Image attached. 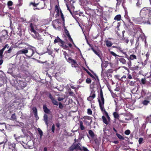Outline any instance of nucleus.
<instances>
[{"mask_svg": "<svg viewBox=\"0 0 151 151\" xmlns=\"http://www.w3.org/2000/svg\"><path fill=\"white\" fill-rule=\"evenodd\" d=\"M23 44H25L28 46L27 48L25 49H22L17 52V55H21L22 54H25L28 53V56L29 57L32 56L35 53V48L29 45L27 43H25L24 42H22Z\"/></svg>", "mask_w": 151, "mask_h": 151, "instance_id": "f257e3e1", "label": "nucleus"}, {"mask_svg": "<svg viewBox=\"0 0 151 151\" xmlns=\"http://www.w3.org/2000/svg\"><path fill=\"white\" fill-rule=\"evenodd\" d=\"M65 42L63 41L60 38H56L54 40V42L55 43L58 42V44L60 46L62 47L64 49H67L68 48V46L70 47H71L72 46V44L68 43L65 40Z\"/></svg>", "mask_w": 151, "mask_h": 151, "instance_id": "f03ea898", "label": "nucleus"}, {"mask_svg": "<svg viewBox=\"0 0 151 151\" xmlns=\"http://www.w3.org/2000/svg\"><path fill=\"white\" fill-rule=\"evenodd\" d=\"M98 99L101 109L102 111H105V109L104 107V99L102 90L100 91V95L99 96Z\"/></svg>", "mask_w": 151, "mask_h": 151, "instance_id": "7ed1b4c3", "label": "nucleus"}, {"mask_svg": "<svg viewBox=\"0 0 151 151\" xmlns=\"http://www.w3.org/2000/svg\"><path fill=\"white\" fill-rule=\"evenodd\" d=\"M45 25H42L41 26H34L32 23H30V30L31 32H33L34 33H36V31L35 29H36L37 30L42 31L44 30L45 29Z\"/></svg>", "mask_w": 151, "mask_h": 151, "instance_id": "20e7f679", "label": "nucleus"}, {"mask_svg": "<svg viewBox=\"0 0 151 151\" xmlns=\"http://www.w3.org/2000/svg\"><path fill=\"white\" fill-rule=\"evenodd\" d=\"M55 12L56 13V14H55V16L56 17H57L59 16L60 15H60L61 17L63 19V21L64 22V16L62 13V11L60 9L59 7L56 5L55 6Z\"/></svg>", "mask_w": 151, "mask_h": 151, "instance_id": "39448f33", "label": "nucleus"}, {"mask_svg": "<svg viewBox=\"0 0 151 151\" xmlns=\"http://www.w3.org/2000/svg\"><path fill=\"white\" fill-rule=\"evenodd\" d=\"M137 59L136 56L133 54L130 55L129 58H128L129 61L127 63L128 67H130L132 65V62L131 60H132Z\"/></svg>", "mask_w": 151, "mask_h": 151, "instance_id": "423d86ee", "label": "nucleus"}, {"mask_svg": "<svg viewBox=\"0 0 151 151\" xmlns=\"http://www.w3.org/2000/svg\"><path fill=\"white\" fill-rule=\"evenodd\" d=\"M68 62L71 63L72 66L73 67L77 68L78 66L76 61L71 58H68Z\"/></svg>", "mask_w": 151, "mask_h": 151, "instance_id": "0eeeda50", "label": "nucleus"}, {"mask_svg": "<svg viewBox=\"0 0 151 151\" xmlns=\"http://www.w3.org/2000/svg\"><path fill=\"white\" fill-rule=\"evenodd\" d=\"M60 22L58 19H56L52 21V24L53 27L56 29L60 27Z\"/></svg>", "mask_w": 151, "mask_h": 151, "instance_id": "6e6552de", "label": "nucleus"}, {"mask_svg": "<svg viewBox=\"0 0 151 151\" xmlns=\"http://www.w3.org/2000/svg\"><path fill=\"white\" fill-rule=\"evenodd\" d=\"M95 97L96 95L95 93V91H92L90 95L87 98V99L89 101H91Z\"/></svg>", "mask_w": 151, "mask_h": 151, "instance_id": "1a4fd4ad", "label": "nucleus"}, {"mask_svg": "<svg viewBox=\"0 0 151 151\" xmlns=\"http://www.w3.org/2000/svg\"><path fill=\"white\" fill-rule=\"evenodd\" d=\"M49 97L51 99L52 102L54 105L58 106V102L55 99V98L53 97L50 94L49 96Z\"/></svg>", "mask_w": 151, "mask_h": 151, "instance_id": "9d476101", "label": "nucleus"}, {"mask_svg": "<svg viewBox=\"0 0 151 151\" xmlns=\"http://www.w3.org/2000/svg\"><path fill=\"white\" fill-rule=\"evenodd\" d=\"M8 36L7 32L6 30H3L0 32V38L7 37Z\"/></svg>", "mask_w": 151, "mask_h": 151, "instance_id": "9b49d317", "label": "nucleus"}, {"mask_svg": "<svg viewBox=\"0 0 151 151\" xmlns=\"http://www.w3.org/2000/svg\"><path fill=\"white\" fill-rule=\"evenodd\" d=\"M15 139L17 141L20 142L21 140H22V139L24 137L23 135L19 136L17 134H16L14 135Z\"/></svg>", "mask_w": 151, "mask_h": 151, "instance_id": "f8f14e48", "label": "nucleus"}, {"mask_svg": "<svg viewBox=\"0 0 151 151\" xmlns=\"http://www.w3.org/2000/svg\"><path fill=\"white\" fill-rule=\"evenodd\" d=\"M74 146H75L76 149L77 150V151L78 150H81V147L80 146H81V145L80 143L77 144L75 143H74L73 144Z\"/></svg>", "mask_w": 151, "mask_h": 151, "instance_id": "ddd939ff", "label": "nucleus"}, {"mask_svg": "<svg viewBox=\"0 0 151 151\" xmlns=\"http://www.w3.org/2000/svg\"><path fill=\"white\" fill-rule=\"evenodd\" d=\"M119 61L123 64L126 65L127 64V62L126 60L123 58H119Z\"/></svg>", "mask_w": 151, "mask_h": 151, "instance_id": "4468645a", "label": "nucleus"}, {"mask_svg": "<svg viewBox=\"0 0 151 151\" xmlns=\"http://www.w3.org/2000/svg\"><path fill=\"white\" fill-rule=\"evenodd\" d=\"M6 127V125L5 123H0V130L2 131L4 130V129Z\"/></svg>", "mask_w": 151, "mask_h": 151, "instance_id": "2eb2a0df", "label": "nucleus"}, {"mask_svg": "<svg viewBox=\"0 0 151 151\" xmlns=\"http://www.w3.org/2000/svg\"><path fill=\"white\" fill-rule=\"evenodd\" d=\"M150 101H149L145 99L142 101V103L144 105L147 106L150 103Z\"/></svg>", "mask_w": 151, "mask_h": 151, "instance_id": "dca6fc26", "label": "nucleus"}, {"mask_svg": "<svg viewBox=\"0 0 151 151\" xmlns=\"http://www.w3.org/2000/svg\"><path fill=\"white\" fill-rule=\"evenodd\" d=\"M65 36L66 37L68 38H71V36L69 33L67 29H65Z\"/></svg>", "mask_w": 151, "mask_h": 151, "instance_id": "f3484780", "label": "nucleus"}, {"mask_svg": "<svg viewBox=\"0 0 151 151\" xmlns=\"http://www.w3.org/2000/svg\"><path fill=\"white\" fill-rule=\"evenodd\" d=\"M47 119L48 116L46 114H45L44 116V120L47 126L48 124Z\"/></svg>", "mask_w": 151, "mask_h": 151, "instance_id": "a211bd4d", "label": "nucleus"}, {"mask_svg": "<svg viewBox=\"0 0 151 151\" xmlns=\"http://www.w3.org/2000/svg\"><path fill=\"white\" fill-rule=\"evenodd\" d=\"M8 145L9 146V148L10 149H12V148L13 149L15 147V145L14 143L9 142Z\"/></svg>", "mask_w": 151, "mask_h": 151, "instance_id": "6ab92c4d", "label": "nucleus"}, {"mask_svg": "<svg viewBox=\"0 0 151 151\" xmlns=\"http://www.w3.org/2000/svg\"><path fill=\"white\" fill-rule=\"evenodd\" d=\"M103 122L106 124L107 125L109 124V121L106 119V117L104 116H102Z\"/></svg>", "mask_w": 151, "mask_h": 151, "instance_id": "aec40b11", "label": "nucleus"}, {"mask_svg": "<svg viewBox=\"0 0 151 151\" xmlns=\"http://www.w3.org/2000/svg\"><path fill=\"white\" fill-rule=\"evenodd\" d=\"M69 151H77L73 144L69 148Z\"/></svg>", "mask_w": 151, "mask_h": 151, "instance_id": "412c9836", "label": "nucleus"}, {"mask_svg": "<svg viewBox=\"0 0 151 151\" xmlns=\"http://www.w3.org/2000/svg\"><path fill=\"white\" fill-rule=\"evenodd\" d=\"M43 110L44 112L46 113H49L50 112V110L47 108V106L44 105L43 106Z\"/></svg>", "mask_w": 151, "mask_h": 151, "instance_id": "4be33fe9", "label": "nucleus"}, {"mask_svg": "<svg viewBox=\"0 0 151 151\" xmlns=\"http://www.w3.org/2000/svg\"><path fill=\"white\" fill-rule=\"evenodd\" d=\"M113 115L114 116V117L115 119H118L119 117V115L118 114V113L116 112H114L113 113Z\"/></svg>", "mask_w": 151, "mask_h": 151, "instance_id": "5701e85b", "label": "nucleus"}, {"mask_svg": "<svg viewBox=\"0 0 151 151\" xmlns=\"http://www.w3.org/2000/svg\"><path fill=\"white\" fill-rule=\"evenodd\" d=\"M88 133L92 138H94V133L91 130H90L89 131Z\"/></svg>", "mask_w": 151, "mask_h": 151, "instance_id": "b1692460", "label": "nucleus"}, {"mask_svg": "<svg viewBox=\"0 0 151 151\" xmlns=\"http://www.w3.org/2000/svg\"><path fill=\"white\" fill-rule=\"evenodd\" d=\"M86 120H88L89 121V122H88V124H90L92 122V120L91 118L89 116H87L86 117Z\"/></svg>", "mask_w": 151, "mask_h": 151, "instance_id": "393cba45", "label": "nucleus"}, {"mask_svg": "<svg viewBox=\"0 0 151 151\" xmlns=\"http://www.w3.org/2000/svg\"><path fill=\"white\" fill-rule=\"evenodd\" d=\"M80 127L81 129L82 130H84L85 129V128L83 125V123L81 121L80 122Z\"/></svg>", "mask_w": 151, "mask_h": 151, "instance_id": "a878e982", "label": "nucleus"}, {"mask_svg": "<svg viewBox=\"0 0 151 151\" xmlns=\"http://www.w3.org/2000/svg\"><path fill=\"white\" fill-rule=\"evenodd\" d=\"M121 19V16L120 15H118L116 16L115 17L114 19L116 20L117 21H119Z\"/></svg>", "mask_w": 151, "mask_h": 151, "instance_id": "bb28decb", "label": "nucleus"}, {"mask_svg": "<svg viewBox=\"0 0 151 151\" xmlns=\"http://www.w3.org/2000/svg\"><path fill=\"white\" fill-rule=\"evenodd\" d=\"M106 46L108 47H110L112 45V44L111 42L109 41H106Z\"/></svg>", "mask_w": 151, "mask_h": 151, "instance_id": "cd10ccee", "label": "nucleus"}, {"mask_svg": "<svg viewBox=\"0 0 151 151\" xmlns=\"http://www.w3.org/2000/svg\"><path fill=\"white\" fill-rule=\"evenodd\" d=\"M146 79L145 78H142L141 80V83H140L141 84H146Z\"/></svg>", "mask_w": 151, "mask_h": 151, "instance_id": "c85d7f7f", "label": "nucleus"}, {"mask_svg": "<svg viewBox=\"0 0 151 151\" xmlns=\"http://www.w3.org/2000/svg\"><path fill=\"white\" fill-rule=\"evenodd\" d=\"M32 110L34 113V114L37 113V109L35 107H33L32 108Z\"/></svg>", "mask_w": 151, "mask_h": 151, "instance_id": "c756f323", "label": "nucleus"}, {"mask_svg": "<svg viewBox=\"0 0 151 151\" xmlns=\"http://www.w3.org/2000/svg\"><path fill=\"white\" fill-rule=\"evenodd\" d=\"M38 130L40 136V138L41 139L42 138V136L43 135V132L40 129V128L38 129Z\"/></svg>", "mask_w": 151, "mask_h": 151, "instance_id": "7c9ffc66", "label": "nucleus"}, {"mask_svg": "<svg viewBox=\"0 0 151 151\" xmlns=\"http://www.w3.org/2000/svg\"><path fill=\"white\" fill-rule=\"evenodd\" d=\"M16 119L15 114H12L11 116V119L12 120H15Z\"/></svg>", "mask_w": 151, "mask_h": 151, "instance_id": "2f4dec72", "label": "nucleus"}, {"mask_svg": "<svg viewBox=\"0 0 151 151\" xmlns=\"http://www.w3.org/2000/svg\"><path fill=\"white\" fill-rule=\"evenodd\" d=\"M116 134L117 136L119 139H124V138H123V136H122L121 135L119 134Z\"/></svg>", "mask_w": 151, "mask_h": 151, "instance_id": "473e14b6", "label": "nucleus"}, {"mask_svg": "<svg viewBox=\"0 0 151 151\" xmlns=\"http://www.w3.org/2000/svg\"><path fill=\"white\" fill-rule=\"evenodd\" d=\"M142 4V2L140 1H138L136 3V6L138 7H140L141 4Z\"/></svg>", "mask_w": 151, "mask_h": 151, "instance_id": "72a5a7b5", "label": "nucleus"}, {"mask_svg": "<svg viewBox=\"0 0 151 151\" xmlns=\"http://www.w3.org/2000/svg\"><path fill=\"white\" fill-rule=\"evenodd\" d=\"M81 151H89L88 150L86 147H83L81 148Z\"/></svg>", "mask_w": 151, "mask_h": 151, "instance_id": "f704fd0d", "label": "nucleus"}, {"mask_svg": "<svg viewBox=\"0 0 151 151\" xmlns=\"http://www.w3.org/2000/svg\"><path fill=\"white\" fill-rule=\"evenodd\" d=\"M104 111L105 113V115L107 117L108 119V121H109L110 120V118L109 117L108 114V113L105 110V111Z\"/></svg>", "mask_w": 151, "mask_h": 151, "instance_id": "c9c22d12", "label": "nucleus"}, {"mask_svg": "<svg viewBox=\"0 0 151 151\" xmlns=\"http://www.w3.org/2000/svg\"><path fill=\"white\" fill-rule=\"evenodd\" d=\"M146 92L145 91V90H144L142 89L141 91V95L142 96H144L145 94H146Z\"/></svg>", "mask_w": 151, "mask_h": 151, "instance_id": "e433bc0d", "label": "nucleus"}, {"mask_svg": "<svg viewBox=\"0 0 151 151\" xmlns=\"http://www.w3.org/2000/svg\"><path fill=\"white\" fill-rule=\"evenodd\" d=\"M64 55H65V58L67 60V61L68 62V56L67 54L66 53L64 52Z\"/></svg>", "mask_w": 151, "mask_h": 151, "instance_id": "4c0bfd02", "label": "nucleus"}, {"mask_svg": "<svg viewBox=\"0 0 151 151\" xmlns=\"http://www.w3.org/2000/svg\"><path fill=\"white\" fill-rule=\"evenodd\" d=\"M91 79L89 78H87L86 80V82L88 83H91Z\"/></svg>", "mask_w": 151, "mask_h": 151, "instance_id": "58836bf2", "label": "nucleus"}, {"mask_svg": "<svg viewBox=\"0 0 151 151\" xmlns=\"http://www.w3.org/2000/svg\"><path fill=\"white\" fill-rule=\"evenodd\" d=\"M126 75H124L122 77H121V79H119V80L122 81H124V80H123V79H126Z\"/></svg>", "mask_w": 151, "mask_h": 151, "instance_id": "ea45409f", "label": "nucleus"}, {"mask_svg": "<svg viewBox=\"0 0 151 151\" xmlns=\"http://www.w3.org/2000/svg\"><path fill=\"white\" fill-rule=\"evenodd\" d=\"M13 4V2L11 1H9L7 3L8 6H12Z\"/></svg>", "mask_w": 151, "mask_h": 151, "instance_id": "a19ab883", "label": "nucleus"}, {"mask_svg": "<svg viewBox=\"0 0 151 151\" xmlns=\"http://www.w3.org/2000/svg\"><path fill=\"white\" fill-rule=\"evenodd\" d=\"M130 131L129 130H127L125 132V134L127 135H128L130 133Z\"/></svg>", "mask_w": 151, "mask_h": 151, "instance_id": "79ce46f5", "label": "nucleus"}, {"mask_svg": "<svg viewBox=\"0 0 151 151\" xmlns=\"http://www.w3.org/2000/svg\"><path fill=\"white\" fill-rule=\"evenodd\" d=\"M88 114L91 115L92 114V111L90 109H88L87 111Z\"/></svg>", "mask_w": 151, "mask_h": 151, "instance_id": "37998d69", "label": "nucleus"}, {"mask_svg": "<svg viewBox=\"0 0 151 151\" xmlns=\"http://www.w3.org/2000/svg\"><path fill=\"white\" fill-rule=\"evenodd\" d=\"M143 140V139L142 138H140L139 139V144H140L142 143V141Z\"/></svg>", "mask_w": 151, "mask_h": 151, "instance_id": "c03bdc74", "label": "nucleus"}, {"mask_svg": "<svg viewBox=\"0 0 151 151\" xmlns=\"http://www.w3.org/2000/svg\"><path fill=\"white\" fill-rule=\"evenodd\" d=\"M118 49H119V50L121 52H122V53H123V54H124L125 55H127V54H126V52H123V50H122V48L121 47H119V48H118Z\"/></svg>", "mask_w": 151, "mask_h": 151, "instance_id": "a18cd8bd", "label": "nucleus"}, {"mask_svg": "<svg viewBox=\"0 0 151 151\" xmlns=\"http://www.w3.org/2000/svg\"><path fill=\"white\" fill-rule=\"evenodd\" d=\"M59 105V107L61 109H62L63 107V106L62 105V104L61 102H59V103L58 104Z\"/></svg>", "mask_w": 151, "mask_h": 151, "instance_id": "49530a36", "label": "nucleus"}, {"mask_svg": "<svg viewBox=\"0 0 151 151\" xmlns=\"http://www.w3.org/2000/svg\"><path fill=\"white\" fill-rule=\"evenodd\" d=\"M12 47H10L9 49L6 51L7 53H10L11 52L12 50Z\"/></svg>", "mask_w": 151, "mask_h": 151, "instance_id": "de8ad7c7", "label": "nucleus"}, {"mask_svg": "<svg viewBox=\"0 0 151 151\" xmlns=\"http://www.w3.org/2000/svg\"><path fill=\"white\" fill-rule=\"evenodd\" d=\"M64 98L63 97H58V101H63L64 99Z\"/></svg>", "mask_w": 151, "mask_h": 151, "instance_id": "09e8293b", "label": "nucleus"}, {"mask_svg": "<svg viewBox=\"0 0 151 151\" xmlns=\"http://www.w3.org/2000/svg\"><path fill=\"white\" fill-rule=\"evenodd\" d=\"M145 37V35L143 33H141V35H140V36L139 37V38H144Z\"/></svg>", "mask_w": 151, "mask_h": 151, "instance_id": "8fccbe9b", "label": "nucleus"}, {"mask_svg": "<svg viewBox=\"0 0 151 151\" xmlns=\"http://www.w3.org/2000/svg\"><path fill=\"white\" fill-rule=\"evenodd\" d=\"M38 4H35V3H32V2H31L30 3V5H33L34 7H35Z\"/></svg>", "mask_w": 151, "mask_h": 151, "instance_id": "3c124183", "label": "nucleus"}, {"mask_svg": "<svg viewBox=\"0 0 151 151\" xmlns=\"http://www.w3.org/2000/svg\"><path fill=\"white\" fill-rule=\"evenodd\" d=\"M55 126L54 125H53L52 128V132H54L55 131Z\"/></svg>", "mask_w": 151, "mask_h": 151, "instance_id": "603ef678", "label": "nucleus"}, {"mask_svg": "<svg viewBox=\"0 0 151 151\" xmlns=\"http://www.w3.org/2000/svg\"><path fill=\"white\" fill-rule=\"evenodd\" d=\"M80 140H81V139H80V138H78V139H74V141H75L74 143H76V142H79L80 141Z\"/></svg>", "mask_w": 151, "mask_h": 151, "instance_id": "864d4df0", "label": "nucleus"}, {"mask_svg": "<svg viewBox=\"0 0 151 151\" xmlns=\"http://www.w3.org/2000/svg\"><path fill=\"white\" fill-rule=\"evenodd\" d=\"M150 53L149 52H147V53L146 54V56L147 57V59L149 57V55H150Z\"/></svg>", "mask_w": 151, "mask_h": 151, "instance_id": "5fc2aeb1", "label": "nucleus"}, {"mask_svg": "<svg viewBox=\"0 0 151 151\" xmlns=\"http://www.w3.org/2000/svg\"><path fill=\"white\" fill-rule=\"evenodd\" d=\"M34 116L35 118H36V119H38L39 118V117L38 116L37 113L34 114Z\"/></svg>", "mask_w": 151, "mask_h": 151, "instance_id": "6e6d98bb", "label": "nucleus"}, {"mask_svg": "<svg viewBox=\"0 0 151 151\" xmlns=\"http://www.w3.org/2000/svg\"><path fill=\"white\" fill-rule=\"evenodd\" d=\"M111 54L113 55L115 57H116L117 56V55L114 52H111Z\"/></svg>", "mask_w": 151, "mask_h": 151, "instance_id": "4d7b16f0", "label": "nucleus"}, {"mask_svg": "<svg viewBox=\"0 0 151 151\" xmlns=\"http://www.w3.org/2000/svg\"><path fill=\"white\" fill-rule=\"evenodd\" d=\"M3 51L1 50H0V55L1 56H2L3 53Z\"/></svg>", "mask_w": 151, "mask_h": 151, "instance_id": "13d9d810", "label": "nucleus"}, {"mask_svg": "<svg viewBox=\"0 0 151 151\" xmlns=\"http://www.w3.org/2000/svg\"><path fill=\"white\" fill-rule=\"evenodd\" d=\"M120 23L119 22H118L117 23V25L116 26V27L117 28V29L119 28V27L120 26Z\"/></svg>", "mask_w": 151, "mask_h": 151, "instance_id": "bf43d9fd", "label": "nucleus"}, {"mask_svg": "<svg viewBox=\"0 0 151 151\" xmlns=\"http://www.w3.org/2000/svg\"><path fill=\"white\" fill-rule=\"evenodd\" d=\"M128 78H129V79H131L132 78V76L130 74H129L128 76Z\"/></svg>", "mask_w": 151, "mask_h": 151, "instance_id": "052dcab7", "label": "nucleus"}, {"mask_svg": "<svg viewBox=\"0 0 151 151\" xmlns=\"http://www.w3.org/2000/svg\"><path fill=\"white\" fill-rule=\"evenodd\" d=\"M21 83H24L23 86H22V85H21L23 87L25 86L26 85V84L25 83H24V82H21Z\"/></svg>", "mask_w": 151, "mask_h": 151, "instance_id": "680f3d73", "label": "nucleus"}, {"mask_svg": "<svg viewBox=\"0 0 151 151\" xmlns=\"http://www.w3.org/2000/svg\"><path fill=\"white\" fill-rule=\"evenodd\" d=\"M50 15H51V16H53L54 15V13H52V11H50Z\"/></svg>", "mask_w": 151, "mask_h": 151, "instance_id": "e2e57ef3", "label": "nucleus"}, {"mask_svg": "<svg viewBox=\"0 0 151 151\" xmlns=\"http://www.w3.org/2000/svg\"><path fill=\"white\" fill-rule=\"evenodd\" d=\"M86 41H87V43L90 46H91V44H90L89 42H88V40L87 39V38H86Z\"/></svg>", "mask_w": 151, "mask_h": 151, "instance_id": "0e129e2a", "label": "nucleus"}, {"mask_svg": "<svg viewBox=\"0 0 151 151\" xmlns=\"http://www.w3.org/2000/svg\"><path fill=\"white\" fill-rule=\"evenodd\" d=\"M95 53V54H96V55L99 56V53L97 52L96 51H95V52H94Z\"/></svg>", "mask_w": 151, "mask_h": 151, "instance_id": "69168bd1", "label": "nucleus"}, {"mask_svg": "<svg viewBox=\"0 0 151 151\" xmlns=\"http://www.w3.org/2000/svg\"><path fill=\"white\" fill-rule=\"evenodd\" d=\"M3 61L2 60H0V65L2 64Z\"/></svg>", "mask_w": 151, "mask_h": 151, "instance_id": "338daca9", "label": "nucleus"}, {"mask_svg": "<svg viewBox=\"0 0 151 151\" xmlns=\"http://www.w3.org/2000/svg\"><path fill=\"white\" fill-rule=\"evenodd\" d=\"M43 151H47V147H45L44 148Z\"/></svg>", "mask_w": 151, "mask_h": 151, "instance_id": "774afa93", "label": "nucleus"}]
</instances>
